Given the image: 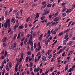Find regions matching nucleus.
Instances as JSON below:
<instances>
[{
    "label": "nucleus",
    "mask_w": 75,
    "mask_h": 75,
    "mask_svg": "<svg viewBox=\"0 0 75 75\" xmlns=\"http://www.w3.org/2000/svg\"><path fill=\"white\" fill-rule=\"evenodd\" d=\"M10 19H7L6 21V23L5 22L4 23V26L5 27V28H7V27L9 28L10 27Z\"/></svg>",
    "instance_id": "obj_1"
},
{
    "label": "nucleus",
    "mask_w": 75,
    "mask_h": 75,
    "mask_svg": "<svg viewBox=\"0 0 75 75\" xmlns=\"http://www.w3.org/2000/svg\"><path fill=\"white\" fill-rule=\"evenodd\" d=\"M16 45H17V43H14L11 45V49L13 50H14L16 49Z\"/></svg>",
    "instance_id": "obj_2"
},
{
    "label": "nucleus",
    "mask_w": 75,
    "mask_h": 75,
    "mask_svg": "<svg viewBox=\"0 0 75 75\" xmlns=\"http://www.w3.org/2000/svg\"><path fill=\"white\" fill-rule=\"evenodd\" d=\"M61 18L60 17H57L54 19V21L55 22H57V21H58L59 19H61Z\"/></svg>",
    "instance_id": "obj_3"
},
{
    "label": "nucleus",
    "mask_w": 75,
    "mask_h": 75,
    "mask_svg": "<svg viewBox=\"0 0 75 75\" xmlns=\"http://www.w3.org/2000/svg\"><path fill=\"white\" fill-rule=\"evenodd\" d=\"M21 58H20L19 59V62L20 63H21V62L22 59H23V57H24V54H23V53H22L21 54Z\"/></svg>",
    "instance_id": "obj_4"
},
{
    "label": "nucleus",
    "mask_w": 75,
    "mask_h": 75,
    "mask_svg": "<svg viewBox=\"0 0 75 75\" xmlns=\"http://www.w3.org/2000/svg\"><path fill=\"white\" fill-rule=\"evenodd\" d=\"M49 13V11L45 10L44 11V13L43 14V16H45V15H47V14H48Z\"/></svg>",
    "instance_id": "obj_5"
},
{
    "label": "nucleus",
    "mask_w": 75,
    "mask_h": 75,
    "mask_svg": "<svg viewBox=\"0 0 75 75\" xmlns=\"http://www.w3.org/2000/svg\"><path fill=\"white\" fill-rule=\"evenodd\" d=\"M46 59H47V58L45 57L42 56V61L43 62H45L46 61Z\"/></svg>",
    "instance_id": "obj_6"
},
{
    "label": "nucleus",
    "mask_w": 75,
    "mask_h": 75,
    "mask_svg": "<svg viewBox=\"0 0 75 75\" xmlns=\"http://www.w3.org/2000/svg\"><path fill=\"white\" fill-rule=\"evenodd\" d=\"M40 68L39 67H38V69L35 68L34 70V72L35 73L36 72H38L39 71V70H40Z\"/></svg>",
    "instance_id": "obj_7"
},
{
    "label": "nucleus",
    "mask_w": 75,
    "mask_h": 75,
    "mask_svg": "<svg viewBox=\"0 0 75 75\" xmlns=\"http://www.w3.org/2000/svg\"><path fill=\"white\" fill-rule=\"evenodd\" d=\"M7 40V37H6L4 38L2 40V42H6V41Z\"/></svg>",
    "instance_id": "obj_8"
},
{
    "label": "nucleus",
    "mask_w": 75,
    "mask_h": 75,
    "mask_svg": "<svg viewBox=\"0 0 75 75\" xmlns=\"http://www.w3.org/2000/svg\"><path fill=\"white\" fill-rule=\"evenodd\" d=\"M19 25V23H17L15 26L13 27L14 29H16V28H17V27H18V26Z\"/></svg>",
    "instance_id": "obj_9"
},
{
    "label": "nucleus",
    "mask_w": 75,
    "mask_h": 75,
    "mask_svg": "<svg viewBox=\"0 0 75 75\" xmlns=\"http://www.w3.org/2000/svg\"><path fill=\"white\" fill-rule=\"evenodd\" d=\"M32 40H33V38H30L29 41L27 43V45L29 44L30 42H31V41Z\"/></svg>",
    "instance_id": "obj_10"
},
{
    "label": "nucleus",
    "mask_w": 75,
    "mask_h": 75,
    "mask_svg": "<svg viewBox=\"0 0 75 75\" xmlns=\"http://www.w3.org/2000/svg\"><path fill=\"white\" fill-rule=\"evenodd\" d=\"M40 14V13H37L36 14V16H37L35 17V19H37V18H38L39 17V15Z\"/></svg>",
    "instance_id": "obj_11"
},
{
    "label": "nucleus",
    "mask_w": 75,
    "mask_h": 75,
    "mask_svg": "<svg viewBox=\"0 0 75 75\" xmlns=\"http://www.w3.org/2000/svg\"><path fill=\"white\" fill-rule=\"evenodd\" d=\"M62 51H63V50H62V49H60L59 51L57 53V54H60V53L62 52Z\"/></svg>",
    "instance_id": "obj_12"
},
{
    "label": "nucleus",
    "mask_w": 75,
    "mask_h": 75,
    "mask_svg": "<svg viewBox=\"0 0 75 75\" xmlns=\"http://www.w3.org/2000/svg\"><path fill=\"white\" fill-rule=\"evenodd\" d=\"M43 35V34H42L40 35L39 38V40H40V41H41V40H42V36Z\"/></svg>",
    "instance_id": "obj_13"
},
{
    "label": "nucleus",
    "mask_w": 75,
    "mask_h": 75,
    "mask_svg": "<svg viewBox=\"0 0 75 75\" xmlns=\"http://www.w3.org/2000/svg\"><path fill=\"white\" fill-rule=\"evenodd\" d=\"M21 34V32H19V33L18 34V35L17 37V39H20V35Z\"/></svg>",
    "instance_id": "obj_14"
},
{
    "label": "nucleus",
    "mask_w": 75,
    "mask_h": 75,
    "mask_svg": "<svg viewBox=\"0 0 75 75\" xmlns=\"http://www.w3.org/2000/svg\"><path fill=\"white\" fill-rule=\"evenodd\" d=\"M10 32V34H12V33H13V31L11 30V29H10L8 31V33H9Z\"/></svg>",
    "instance_id": "obj_15"
},
{
    "label": "nucleus",
    "mask_w": 75,
    "mask_h": 75,
    "mask_svg": "<svg viewBox=\"0 0 75 75\" xmlns=\"http://www.w3.org/2000/svg\"><path fill=\"white\" fill-rule=\"evenodd\" d=\"M63 44L64 45H65L67 44V41L66 40H64L63 42Z\"/></svg>",
    "instance_id": "obj_16"
},
{
    "label": "nucleus",
    "mask_w": 75,
    "mask_h": 75,
    "mask_svg": "<svg viewBox=\"0 0 75 75\" xmlns=\"http://www.w3.org/2000/svg\"><path fill=\"white\" fill-rule=\"evenodd\" d=\"M28 55H31V51H28L27 52Z\"/></svg>",
    "instance_id": "obj_17"
},
{
    "label": "nucleus",
    "mask_w": 75,
    "mask_h": 75,
    "mask_svg": "<svg viewBox=\"0 0 75 75\" xmlns=\"http://www.w3.org/2000/svg\"><path fill=\"white\" fill-rule=\"evenodd\" d=\"M33 63H30V64L29 65V67L30 68H32V67H33Z\"/></svg>",
    "instance_id": "obj_18"
},
{
    "label": "nucleus",
    "mask_w": 75,
    "mask_h": 75,
    "mask_svg": "<svg viewBox=\"0 0 75 75\" xmlns=\"http://www.w3.org/2000/svg\"><path fill=\"white\" fill-rule=\"evenodd\" d=\"M70 29H67L66 30H65L64 31V33H67V32H68V31H69Z\"/></svg>",
    "instance_id": "obj_19"
},
{
    "label": "nucleus",
    "mask_w": 75,
    "mask_h": 75,
    "mask_svg": "<svg viewBox=\"0 0 75 75\" xmlns=\"http://www.w3.org/2000/svg\"><path fill=\"white\" fill-rule=\"evenodd\" d=\"M30 45L31 46V47H33V42L32 41H31L30 42Z\"/></svg>",
    "instance_id": "obj_20"
},
{
    "label": "nucleus",
    "mask_w": 75,
    "mask_h": 75,
    "mask_svg": "<svg viewBox=\"0 0 75 75\" xmlns=\"http://www.w3.org/2000/svg\"><path fill=\"white\" fill-rule=\"evenodd\" d=\"M62 17H64L66 16V13H63L62 14Z\"/></svg>",
    "instance_id": "obj_21"
},
{
    "label": "nucleus",
    "mask_w": 75,
    "mask_h": 75,
    "mask_svg": "<svg viewBox=\"0 0 75 75\" xmlns=\"http://www.w3.org/2000/svg\"><path fill=\"white\" fill-rule=\"evenodd\" d=\"M28 59H29V57H27L26 58V61H25V62H28Z\"/></svg>",
    "instance_id": "obj_22"
},
{
    "label": "nucleus",
    "mask_w": 75,
    "mask_h": 75,
    "mask_svg": "<svg viewBox=\"0 0 75 75\" xmlns=\"http://www.w3.org/2000/svg\"><path fill=\"white\" fill-rule=\"evenodd\" d=\"M52 6V4H48L47 5V7L50 8V7H51V6Z\"/></svg>",
    "instance_id": "obj_23"
},
{
    "label": "nucleus",
    "mask_w": 75,
    "mask_h": 75,
    "mask_svg": "<svg viewBox=\"0 0 75 75\" xmlns=\"http://www.w3.org/2000/svg\"><path fill=\"white\" fill-rule=\"evenodd\" d=\"M7 51H5V54H4V56L6 57V56H7Z\"/></svg>",
    "instance_id": "obj_24"
},
{
    "label": "nucleus",
    "mask_w": 75,
    "mask_h": 75,
    "mask_svg": "<svg viewBox=\"0 0 75 75\" xmlns=\"http://www.w3.org/2000/svg\"><path fill=\"white\" fill-rule=\"evenodd\" d=\"M8 11H6L5 12V15L6 16H7V15H8Z\"/></svg>",
    "instance_id": "obj_25"
},
{
    "label": "nucleus",
    "mask_w": 75,
    "mask_h": 75,
    "mask_svg": "<svg viewBox=\"0 0 75 75\" xmlns=\"http://www.w3.org/2000/svg\"><path fill=\"white\" fill-rule=\"evenodd\" d=\"M52 57V54H50L48 57L49 59H50Z\"/></svg>",
    "instance_id": "obj_26"
},
{
    "label": "nucleus",
    "mask_w": 75,
    "mask_h": 75,
    "mask_svg": "<svg viewBox=\"0 0 75 75\" xmlns=\"http://www.w3.org/2000/svg\"><path fill=\"white\" fill-rule=\"evenodd\" d=\"M63 34V32H62L59 33L58 35V36H61Z\"/></svg>",
    "instance_id": "obj_27"
},
{
    "label": "nucleus",
    "mask_w": 75,
    "mask_h": 75,
    "mask_svg": "<svg viewBox=\"0 0 75 75\" xmlns=\"http://www.w3.org/2000/svg\"><path fill=\"white\" fill-rule=\"evenodd\" d=\"M57 40H56L55 42L53 43L52 44V46H53V45H55L56 43H57Z\"/></svg>",
    "instance_id": "obj_28"
},
{
    "label": "nucleus",
    "mask_w": 75,
    "mask_h": 75,
    "mask_svg": "<svg viewBox=\"0 0 75 75\" xmlns=\"http://www.w3.org/2000/svg\"><path fill=\"white\" fill-rule=\"evenodd\" d=\"M1 65H2L1 68V69L2 70L3 69V67H4V63H1Z\"/></svg>",
    "instance_id": "obj_29"
},
{
    "label": "nucleus",
    "mask_w": 75,
    "mask_h": 75,
    "mask_svg": "<svg viewBox=\"0 0 75 75\" xmlns=\"http://www.w3.org/2000/svg\"><path fill=\"white\" fill-rule=\"evenodd\" d=\"M58 15V12H57V13H55L54 14V17H57V16Z\"/></svg>",
    "instance_id": "obj_30"
},
{
    "label": "nucleus",
    "mask_w": 75,
    "mask_h": 75,
    "mask_svg": "<svg viewBox=\"0 0 75 75\" xmlns=\"http://www.w3.org/2000/svg\"><path fill=\"white\" fill-rule=\"evenodd\" d=\"M45 18V17L44 16H42L40 18V19L41 20H44Z\"/></svg>",
    "instance_id": "obj_31"
},
{
    "label": "nucleus",
    "mask_w": 75,
    "mask_h": 75,
    "mask_svg": "<svg viewBox=\"0 0 75 75\" xmlns=\"http://www.w3.org/2000/svg\"><path fill=\"white\" fill-rule=\"evenodd\" d=\"M19 13H20V12L18 11L16 13H15V14L16 16H19Z\"/></svg>",
    "instance_id": "obj_32"
},
{
    "label": "nucleus",
    "mask_w": 75,
    "mask_h": 75,
    "mask_svg": "<svg viewBox=\"0 0 75 75\" xmlns=\"http://www.w3.org/2000/svg\"><path fill=\"white\" fill-rule=\"evenodd\" d=\"M65 10H66V8L64 7L63 8L62 12H64Z\"/></svg>",
    "instance_id": "obj_33"
},
{
    "label": "nucleus",
    "mask_w": 75,
    "mask_h": 75,
    "mask_svg": "<svg viewBox=\"0 0 75 75\" xmlns=\"http://www.w3.org/2000/svg\"><path fill=\"white\" fill-rule=\"evenodd\" d=\"M9 67L10 68H11V67H12V65L11 64V63H9Z\"/></svg>",
    "instance_id": "obj_34"
},
{
    "label": "nucleus",
    "mask_w": 75,
    "mask_h": 75,
    "mask_svg": "<svg viewBox=\"0 0 75 75\" xmlns=\"http://www.w3.org/2000/svg\"><path fill=\"white\" fill-rule=\"evenodd\" d=\"M46 4V1H43L42 3V5H45V4Z\"/></svg>",
    "instance_id": "obj_35"
},
{
    "label": "nucleus",
    "mask_w": 75,
    "mask_h": 75,
    "mask_svg": "<svg viewBox=\"0 0 75 75\" xmlns=\"http://www.w3.org/2000/svg\"><path fill=\"white\" fill-rule=\"evenodd\" d=\"M19 28L20 29H22V28H23V26L22 25L19 26Z\"/></svg>",
    "instance_id": "obj_36"
},
{
    "label": "nucleus",
    "mask_w": 75,
    "mask_h": 75,
    "mask_svg": "<svg viewBox=\"0 0 75 75\" xmlns=\"http://www.w3.org/2000/svg\"><path fill=\"white\" fill-rule=\"evenodd\" d=\"M21 65H20L19 66V67H18L19 72H20V69H21Z\"/></svg>",
    "instance_id": "obj_37"
},
{
    "label": "nucleus",
    "mask_w": 75,
    "mask_h": 75,
    "mask_svg": "<svg viewBox=\"0 0 75 75\" xmlns=\"http://www.w3.org/2000/svg\"><path fill=\"white\" fill-rule=\"evenodd\" d=\"M52 34L55 35L56 34V33H57V32L55 31H53L52 32Z\"/></svg>",
    "instance_id": "obj_38"
},
{
    "label": "nucleus",
    "mask_w": 75,
    "mask_h": 75,
    "mask_svg": "<svg viewBox=\"0 0 75 75\" xmlns=\"http://www.w3.org/2000/svg\"><path fill=\"white\" fill-rule=\"evenodd\" d=\"M4 64H6V63H7V60H6V59H4Z\"/></svg>",
    "instance_id": "obj_39"
},
{
    "label": "nucleus",
    "mask_w": 75,
    "mask_h": 75,
    "mask_svg": "<svg viewBox=\"0 0 75 75\" xmlns=\"http://www.w3.org/2000/svg\"><path fill=\"white\" fill-rule=\"evenodd\" d=\"M67 10L70 13V12H71V11H72V9H67Z\"/></svg>",
    "instance_id": "obj_40"
},
{
    "label": "nucleus",
    "mask_w": 75,
    "mask_h": 75,
    "mask_svg": "<svg viewBox=\"0 0 75 75\" xmlns=\"http://www.w3.org/2000/svg\"><path fill=\"white\" fill-rule=\"evenodd\" d=\"M72 68H70L68 72H71V71H72Z\"/></svg>",
    "instance_id": "obj_41"
},
{
    "label": "nucleus",
    "mask_w": 75,
    "mask_h": 75,
    "mask_svg": "<svg viewBox=\"0 0 75 75\" xmlns=\"http://www.w3.org/2000/svg\"><path fill=\"white\" fill-rule=\"evenodd\" d=\"M75 4H74L72 5V8H71L72 9H74V8H75Z\"/></svg>",
    "instance_id": "obj_42"
},
{
    "label": "nucleus",
    "mask_w": 75,
    "mask_h": 75,
    "mask_svg": "<svg viewBox=\"0 0 75 75\" xmlns=\"http://www.w3.org/2000/svg\"><path fill=\"white\" fill-rule=\"evenodd\" d=\"M68 68V66H67L65 68V71H67Z\"/></svg>",
    "instance_id": "obj_43"
},
{
    "label": "nucleus",
    "mask_w": 75,
    "mask_h": 75,
    "mask_svg": "<svg viewBox=\"0 0 75 75\" xmlns=\"http://www.w3.org/2000/svg\"><path fill=\"white\" fill-rule=\"evenodd\" d=\"M17 37V34H15L14 36L13 40H15Z\"/></svg>",
    "instance_id": "obj_44"
},
{
    "label": "nucleus",
    "mask_w": 75,
    "mask_h": 75,
    "mask_svg": "<svg viewBox=\"0 0 75 75\" xmlns=\"http://www.w3.org/2000/svg\"><path fill=\"white\" fill-rule=\"evenodd\" d=\"M25 1L24 0H22V1H21L19 2H20L21 3H23Z\"/></svg>",
    "instance_id": "obj_45"
},
{
    "label": "nucleus",
    "mask_w": 75,
    "mask_h": 75,
    "mask_svg": "<svg viewBox=\"0 0 75 75\" xmlns=\"http://www.w3.org/2000/svg\"><path fill=\"white\" fill-rule=\"evenodd\" d=\"M18 66V63H17L16 65L15 68H17Z\"/></svg>",
    "instance_id": "obj_46"
},
{
    "label": "nucleus",
    "mask_w": 75,
    "mask_h": 75,
    "mask_svg": "<svg viewBox=\"0 0 75 75\" xmlns=\"http://www.w3.org/2000/svg\"><path fill=\"white\" fill-rule=\"evenodd\" d=\"M3 47H6V45H7L6 44H5V43L3 44Z\"/></svg>",
    "instance_id": "obj_47"
},
{
    "label": "nucleus",
    "mask_w": 75,
    "mask_h": 75,
    "mask_svg": "<svg viewBox=\"0 0 75 75\" xmlns=\"http://www.w3.org/2000/svg\"><path fill=\"white\" fill-rule=\"evenodd\" d=\"M36 45H37V44H36V43H35L34 44V46H33L34 48H36Z\"/></svg>",
    "instance_id": "obj_48"
},
{
    "label": "nucleus",
    "mask_w": 75,
    "mask_h": 75,
    "mask_svg": "<svg viewBox=\"0 0 75 75\" xmlns=\"http://www.w3.org/2000/svg\"><path fill=\"white\" fill-rule=\"evenodd\" d=\"M62 47V46H60L59 47H58L57 48V50H59V49H60V48H61Z\"/></svg>",
    "instance_id": "obj_49"
},
{
    "label": "nucleus",
    "mask_w": 75,
    "mask_h": 75,
    "mask_svg": "<svg viewBox=\"0 0 75 75\" xmlns=\"http://www.w3.org/2000/svg\"><path fill=\"white\" fill-rule=\"evenodd\" d=\"M24 33L23 32H21V36H22V37H23V35H24Z\"/></svg>",
    "instance_id": "obj_50"
},
{
    "label": "nucleus",
    "mask_w": 75,
    "mask_h": 75,
    "mask_svg": "<svg viewBox=\"0 0 75 75\" xmlns=\"http://www.w3.org/2000/svg\"><path fill=\"white\" fill-rule=\"evenodd\" d=\"M74 42V41H71V42H70L69 43V45H71V44H72V43H73V42Z\"/></svg>",
    "instance_id": "obj_51"
},
{
    "label": "nucleus",
    "mask_w": 75,
    "mask_h": 75,
    "mask_svg": "<svg viewBox=\"0 0 75 75\" xmlns=\"http://www.w3.org/2000/svg\"><path fill=\"white\" fill-rule=\"evenodd\" d=\"M14 20H15V19L14 18H13L11 20V22H13L14 21Z\"/></svg>",
    "instance_id": "obj_52"
},
{
    "label": "nucleus",
    "mask_w": 75,
    "mask_h": 75,
    "mask_svg": "<svg viewBox=\"0 0 75 75\" xmlns=\"http://www.w3.org/2000/svg\"><path fill=\"white\" fill-rule=\"evenodd\" d=\"M17 11H18V10L16 9L14 11L13 13H16V12H17Z\"/></svg>",
    "instance_id": "obj_53"
},
{
    "label": "nucleus",
    "mask_w": 75,
    "mask_h": 75,
    "mask_svg": "<svg viewBox=\"0 0 75 75\" xmlns=\"http://www.w3.org/2000/svg\"><path fill=\"white\" fill-rule=\"evenodd\" d=\"M30 19V17H28L27 18V19L26 20V22H28V21Z\"/></svg>",
    "instance_id": "obj_54"
},
{
    "label": "nucleus",
    "mask_w": 75,
    "mask_h": 75,
    "mask_svg": "<svg viewBox=\"0 0 75 75\" xmlns=\"http://www.w3.org/2000/svg\"><path fill=\"white\" fill-rule=\"evenodd\" d=\"M53 69H54V67H52V68H51L50 69V71L51 72H52V71H53Z\"/></svg>",
    "instance_id": "obj_55"
},
{
    "label": "nucleus",
    "mask_w": 75,
    "mask_h": 75,
    "mask_svg": "<svg viewBox=\"0 0 75 75\" xmlns=\"http://www.w3.org/2000/svg\"><path fill=\"white\" fill-rule=\"evenodd\" d=\"M32 58L34 59V54H33L32 55Z\"/></svg>",
    "instance_id": "obj_56"
},
{
    "label": "nucleus",
    "mask_w": 75,
    "mask_h": 75,
    "mask_svg": "<svg viewBox=\"0 0 75 75\" xmlns=\"http://www.w3.org/2000/svg\"><path fill=\"white\" fill-rule=\"evenodd\" d=\"M48 73V71L47 70L45 72V75H47Z\"/></svg>",
    "instance_id": "obj_57"
},
{
    "label": "nucleus",
    "mask_w": 75,
    "mask_h": 75,
    "mask_svg": "<svg viewBox=\"0 0 75 75\" xmlns=\"http://www.w3.org/2000/svg\"><path fill=\"white\" fill-rule=\"evenodd\" d=\"M23 42H22L20 44V46H21V47H22V46H23Z\"/></svg>",
    "instance_id": "obj_58"
},
{
    "label": "nucleus",
    "mask_w": 75,
    "mask_h": 75,
    "mask_svg": "<svg viewBox=\"0 0 75 75\" xmlns=\"http://www.w3.org/2000/svg\"><path fill=\"white\" fill-rule=\"evenodd\" d=\"M41 48V46H40L38 47V51H40V49Z\"/></svg>",
    "instance_id": "obj_59"
},
{
    "label": "nucleus",
    "mask_w": 75,
    "mask_h": 75,
    "mask_svg": "<svg viewBox=\"0 0 75 75\" xmlns=\"http://www.w3.org/2000/svg\"><path fill=\"white\" fill-rule=\"evenodd\" d=\"M4 72H5V70H4L2 73V75H4Z\"/></svg>",
    "instance_id": "obj_60"
},
{
    "label": "nucleus",
    "mask_w": 75,
    "mask_h": 75,
    "mask_svg": "<svg viewBox=\"0 0 75 75\" xmlns=\"http://www.w3.org/2000/svg\"><path fill=\"white\" fill-rule=\"evenodd\" d=\"M66 4V3H63L62 4V6H65V5Z\"/></svg>",
    "instance_id": "obj_61"
},
{
    "label": "nucleus",
    "mask_w": 75,
    "mask_h": 75,
    "mask_svg": "<svg viewBox=\"0 0 75 75\" xmlns=\"http://www.w3.org/2000/svg\"><path fill=\"white\" fill-rule=\"evenodd\" d=\"M40 33V31H38V32L36 34V35H39V34Z\"/></svg>",
    "instance_id": "obj_62"
},
{
    "label": "nucleus",
    "mask_w": 75,
    "mask_h": 75,
    "mask_svg": "<svg viewBox=\"0 0 75 75\" xmlns=\"http://www.w3.org/2000/svg\"><path fill=\"white\" fill-rule=\"evenodd\" d=\"M52 18V15H50L49 16V18Z\"/></svg>",
    "instance_id": "obj_63"
},
{
    "label": "nucleus",
    "mask_w": 75,
    "mask_h": 75,
    "mask_svg": "<svg viewBox=\"0 0 75 75\" xmlns=\"http://www.w3.org/2000/svg\"><path fill=\"white\" fill-rule=\"evenodd\" d=\"M29 36L30 38H33V36H32V35L31 34H29Z\"/></svg>",
    "instance_id": "obj_64"
}]
</instances>
